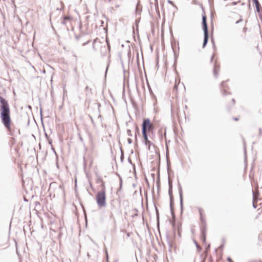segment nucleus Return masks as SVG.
<instances>
[{
  "mask_svg": "<svg viewBox=\"0 0 262 262\" xmlns=\"http://www.w3.org/2000/svg\"><path fill=\"white\" fill-rule=\"evenodd\" d=\"M0 118L4 126L9 132H11L12 121L9 105L8 101L1 96H0Z\"/></svg>",
  "mask_w": 262,
  "mask_h": 262,
  "instance_id": "obj_1",
  "label": "nucleus"
},
{
  "mask_svg": "<svg viewBox=\"0 0 262 262\" xmlns=\"http://www.w3.org/2000/svg\"><path fill=\"white\" fill-rule=\"evenodd\" d=\"M107 34H105V41L107 44V47L104 45H102L101 41L100 40V39L98 38H96L93 40V45H92V48L93 49L94 51L96 50L97 47H100V53L101 54V57H104L105 56L107 52H110L111 50V45L109 42V40L107 37Z\"/></svg>",
  "mask_w": 262,
  "mask_h": 262,
  "instance_id": "obj_2",
  "label": "nucleus"
},
{
  "mask_svg": "<svg viewBox=\"0 0 262 262\" xmlns=\"http://www.w3.org/2000/svg\"><path fill=\"white\" fill-rule=\"evenodd\" d=\"M96 201L98 207L101 208L106 206V192L100 191L96 194Z\"/></svg>",
  "mask_w": 262,
  "mask_h": 262,
  "instance_id": "obj_3",
  "label": "nucleus"
},
{
  "mask_svg": "<svg viewBox=\"0 0 262 262\" xmlns=\"http://www.w3.org/2000/svg\"><path fill=\"white\" fill-rule=\"evenodd\" d=\"M200 229L201 236L200 238L203 244H206V223L203 215L200 216Z\"/></svg>",
  "mask_w": 262,
  "mask_h": 262,
  "instance_id": "obj_4",
  "label": "nucleus"
},
{
  "mask_svg": "<svg viewBox=\"0 0 262 262\" xmlns=\"http://www.w3.org/2000/svg\"><path fill=\"white\" fill-rule=\"evenodd\" d=\"M142 132L147 133L152 132L154 129V125L151 123L149 118H144L141 125Z\"/></svg>",
  "mask_w": 262,
  "mask_h": 262,
  "instance_id": "obj_5",
  "label": "nucleus"
},
{
  "mask_svg": "<svg viewBox=\"0 0 262 262\" xmlns=\"http://www.w3.org/2000/svg\"><path fill=\"white\" fill-rule=\"evenodd\" d=\"M202 28L204 31V33H208L210 32L212 33L213 32V26L211 24V26L208 28L206 22V16L205 14L202 15Z\"/></svg>",
  "mask_w": 262,
  "mask_h": 262,
  "instance_id": "obj_6",
  "label": "nucleus"
},
{
  "mask_svg": "<svg viewBox=\"0 0 262 262\" xmlns=\"http://www.w3.org/2000/svg\"><path fill=\"white\" fill-rule=\"evenodd\" d=\"M168 194L169 196L170 200V209L172 210V208H174V198L172 194V184L171 181H168Z\"/></svg>",
  "mask_w": 262,
  "mask_h": 262,
  "instance_id": "obj_7",
  "label": "nucleus"
},
{
  "mask_svg": "<svg viewBox=\"0 0 262 262\" xmlns=\"http://www.w3.org/2000/svg\"><path fill=\"white\" fill-rule=\"evenodd\" d=\"M170 34L171 46V48H172L173 52L174 63H175L177 61V58L179 57V54L176 53V51H175V49H174V48H176L177 46V42H176V40L173 36V34Z\"/></svg>",
  "mask_w": 262,
  "mask_h": 262,
  "instance_id": "obj_8",
  "label": "nucleus"
},
{
  "mask_svg": "<svg viewBox=\"0 0 262 262\" xmlns=\"http://www.w3.org/2000/svg\"><path fill=\"white\" fill-rule=\"evenodd\" d=\"M253 3L254 4L256 11L258 14V17L260 20L262 21V7H261L260 4H259L258 0H252Z\"/></svg>",
  "mask_w": 262,
  "mask_h": 262,
  "instance_id": "obj_9",
  "label": "nucleus"
},
{
  "mask_svg": "<svg viewBox=\"0 0 262 262\" xmlns=\"http://www.w3.org/2000/svg\"><path fill=\"white\" fill-rule=\"evenodd\" d=\"M178 190L180 197V204L181 213L182 214L183 212V190L182 186L179 182H178Z\"/></svg>",
  "mask_w": 262,
  "mask_h": 262,
  "instance_id": "obj_10",
  "label": "nucleus"
},
{
  "mask_svg": "<svg viewBox=\"0 0 262 262\" xmlns=\"http://www.w3.org/2000/svg\"><path fill=\"white\" fill-rule=\"evenodd\" d=\"M142 136H143V138L144 139V144L145 145L152 146V147L155 148V145H154L151 143V142L150 140H149V139H148V133L142 132Z\"/></svg>",
  "mask_w": 262,
  "mask_h": 262,
  "instance_id": "obj_11",
  "label": "nucleus"
},
{
  "mask_svg": "<svg viewBox=\"0 0 262 262\" xmlns=\"http://www.w3.org/2000/svg\"><path fill=\"white\" fill-rule=\"evenodd\" d=\"M94 107L96 108L95 111V115L98 116V118H100L101 119V115L100 114V107L101 104L99 102H95L93 104Z\"/></svg>",
  "mask_w": 262,
  "mask_h": 262,
  "instance_id": "obj_12",
  "label": "nucleus"
},
{
  "mask_svg": "<svg viewBox=\"0 0 262 262\" xmlns=\"http://www.w3.org/2000/svg\"><path fill=\"white\" fill-rule=\"evenodd\" d=\"M170 223H171V225L172 226L174 234H175V232H176V226H177L178 232H181V230H182V225H181V223H178L177 225H176V223L175 220L173 221H170Z\"/></svg>",
  "mask_w": 262,
  "mask_h": 262,
  "instance_id": "obj_13",
  "label": "nucleus"
},
{
  "mask_svg": "<svg viewBox=\"0 0 262 262\" xmlns=\"http://www.w3.org/2000/svg\"><path fill=\"white\" fill-rule=\"evenodd\" d=\"M210 34H204L203 42L202 45L203 48H204L207 45Z\"/></svg>",
  "mask_w": 262,
  "mask_h": 262,
  "instance_id": "obj_14",
  "label": "nucleus"
},
{
  "mask_svg": "<svg viewBox=\"0 0 262 262\" xmlns=\"http://www.w3.org/2000/svg\"><path fill=\"white\" fill-rule=\"evenodd\" d=\"M226 83L225 81H223L221 83V86L223 89L222 91V94L224 96H226L228 95L229 93L225 89L226 88L225 86V84Z\"/></svg>",
  "mask_w": 262,
  "mask_h": 262,
  "instance_id": "obj_15",
  "label": "nucleus"
},
{
  "mask_svg": "<svg viewBox=\"0 0 262 262\" xmlns=\"http://www.w3.org/2000/svg\"><path fill=\"white\" fill-rule=\"evenodd\" d=\"M158 134L161 140H163L164 137L166 138V129L164 130V133H163L162 129H160L158 130Z\"/></svg>",
  "mask_w": 262,
  "mask_h": 262,
  "instance_id": "obj_16",
  "label": "nucleus"
},
{
  "mask_svg": "<svg viewBox=\"0 0 262 262\" xmlns=\"http://www.w3.org/2000/svg\"><path fill=\"white\" fill-rule=\"evenodd\" d=\"M217 69H219V66H217L215 63L214 64L213 67V74L214 77L216 78L218 76V72Z\"/></svg>",
  "mask_w": 262,
  "mask_h": 262,
  "instance_id": "obj_17",
  "label": "nucleus"
},
{
  "mask_svg": "<svg viewBox=\"0 0 262 262\" xmlns=\"http://www.w3.org/2000/svg\"><path fill=\"white\" fill-rule=\"evenodd\" d=\"M167 243L169 246V251L171 252L172 249L173 248L174 249H176V246L174 245L170 241L167 240Z\"/></svg>",
  "mask_w": 262,
  "mask_h": 262,
  "instance_id": "obj_18",
  "label": "nucleus"
},
{
  "mask_svg": "<svg viewBox=\"0 0 262 262\" xmlns=\"http://www.w3.org/2000/svg\"><path fill=\"white\" fill-rule=\"evenodd\" d=\"M75 34V39L78 40L79 38H80L81 37H82V39H83L85 35H86L87 34Z\"/></svg>",
  "mask_w": 262,
  "mask_h": 262,
  "instance_id": "obj_19",
  "label": "nucleus"
},
{
  "mask_svg": "<svg viewBox=\"0 0 262 262\" xmlns=\"http://www.w3.org/2000/svg\"><path fill=\"white\" fill-rule=\"evenodd\" d=\"M154 206L155 208L156 213V216H157V220L158 222L159 221V212L158 208L156 206V204L154 203Z\"/></svg>",
  "mask_w": 262,
  "mask_h": 262,
  "instance_id": "obj_20",
  "label": "nucleus"
},
{
  "mask_svg": "<svg viewBox=\"0 0 262 262\" xmlns=\"http://www.w3.org/2000/svg\"><path fill=\"white\" fill-rule=\"evenodd\" d=\"M253 194V207L254 208L256 209L257 206L255 205V201L256 200V194L254 193L253 191H252Z\"/></svg>",
  "mask_w": 262,
  "mask_h": 262,
  "instance_id": "obj_21",
  "label": "nucleus"
},
{
  "mask_svg": "<svg viewBox=\"0 0 262 262\" xmlns=\"http://www.w3.org/2000/svg\"><path fill=\"white\" fill-rule=\"evenodd\" d=\"M139 134H140L139 128L138 127V126L137 125H136L135 126V139H136V141L137 140V134L139 135Z\"/></svg>",
  "mask_w": 262,
  "mask_h": 262,
  "instance_id": "obj_22",
  "label": "nucleus"
},
{
  "mask_svg": "<svg viewBox=\"0 0 262 262\" xmlns=\"http://www.w3.org/2000/svg\"><path fill=\"white\" fill-rule=\"evenodd\" d=\"M193 242H194V244H195V245L196 246L197 250L199 252H200L202 250V248H201V247H200L199 246V244L198 243V242L195 240H193Z\"/></svg>",
  "mask_w": 262,
  "mask_h": 262,
  "instance_id": "obj_23",
  "label": "nucleus"
},
{
  "mask_svg": "<svg viewBox=\"0 0 262 262\" xmlns=\"http://www.w3.org/2000/svg\"><path fill=\"white\" fill-rule=\"evenodd\" d=\"M103 179L101 176L97 174V178H96V182L97 183H100L101 182H103Z\"/></svg>",
  "mask_w": 262,
  "mask_h": 262,
  "instance_id": "obj_24",
  "label": "nucleus"
},
{
  "mask_svg": "<svg viewBox=\"0 0 262 262\" xmlns=\"http://www.w3.org/2000/svg\"><path fill=\"white\" fill-rule=\"evenodd\" d=\"M122 178L120 177V178H119V187L118 188V192L119 191H121V189H122Z\"/></svg>",
  "mask_w": 262,
  "mask_h": 262,
  "instance_id": "obj_25",
  "label": "nucleus"
},
{
  "mask_svg": "<svg viewBox=\"0 0 262 262\" xmlns=\"http://www.w3.org/2000/svg\"><path fill=\"white\" fill-rule=\"evenodd\" d=\"M210 244H209L205 248V251H204V253L205 254H206V255H207L208 254V251H209L210 250Z\"/></svg>",
  "mask_w": 262,
  "mask_h": 262,
  "instance_id": "obj_26",
  "label": "nucleus"
},
{
  "mask_svg": "<svg viewBox=\"0 0 262 262\" xmlns=\"http://www.w3.org/2000/svg\"><path fill=\"white\" fill-rule=\"evenodd\" d=\"M100 187H101L102 189L101 191H104L105 192H106L105 191V182L104 181L100 183Z\"/></svg>",
  "mask_w": 262,
  "mask_h": 262,
  "instance_id": "obj_27",
  "label": "nucleus"
},
{
  "mask_svg": "<svg viewBox=\"0 0 262 262\" xmlns=\"http://www.w3.org/2000/svg\"><path fill=\"white\" fill-rule=\"evenodd\" d=\"M170 212H171V214L172 217L173 219H175L176 216H175V213H174V208H172V210H170Z\"/></svg>",
  "mask_w": 262,
  "mask_h": 262,
  "instance_id": "obj_28",
  "label": "nucleus"
},
{
  "mask_svg": "<svg viewBox=\"0 0 262 262\" xmlns=\"http://www.w3.org/2000/svg\"><path fill=\"white\" fill-rule=\"evenodd\" d=\"M211 34L212 35L211 38V41L212 42L213 47L214 48H215V42H214V39H213V37L212 36L213 34Z\"/></svg>",
  "mask_w": 262,
  "mask_h": 262,
  "instance_id": "obj_29",
  "label": "nucleus"
},
{
  "mask_svg": "<svg viewBox=\"0 0 262 262\" xmlns=\"http://www.w3.org/2000/svg\"><path fill=\"white\" fill-rule=\"evenodd\" d=\"M225 241V239L224 238L223 239V243L219 247L220 249H223L224 247V242Z\"/></svg>",
  "mask_w": 262,
  "mask_h": 262,
  "instance_id": "obj_30",
  "label": "nucleus"
},
{
  "mask_svg": "<svg viewBox=\"0 0 262 262\" xmlns=\"http://www.w3.org/2000/svg\"><path fill=\"white\" fill-rule=\"evenodd\" d=\"M127 135L129 137H132V132H131V130L129 129H127Z\"/></svg>",
  "mask_w": 262,
  "mask_h": 262,
  "instance_id": "obj_31",
  "label": "nucleus"
},
{
  "mask_svg": "<svg viewBox=\"0 0 262 262\" xmlns=\"http://www.w3.org/2000/svg\"><path fill=\"white\" fill-rule=\"evenodd\" d=\"M199 214H200V216L201 215H203V210L202 208H199Z\"/></svg>",
  "mask_w": 262,
  "mask_h": 262,
  "instance_id": "obj_32",
  "label": "nucleus"
},
{
  "mask_svg": "<svg viewBox=\"0 0 262 262\" xmlns=\"http://www.w3.org/2000/svg\"><path fill=\"white\" fill-rule=\"evenodd\" d=\"M108 67H109V63H107V66H106V68L105 72V77H106V74L107 72Z\"/></svg>",
  "mask_w": 262,
  "mask_h": 262,
  "instance_id": "obj_33",
  "label": "nucleus"
},
{
  "mask_svg": "<svg viewBox=\"0 0 262 262\" xmlns=\"http://www.w3.org/2000/svg\"><path fill=\"white\" fill-rule=\"evenodd\" d=\"M124 160V154H121L120 156V161L121 162H123Z\"/></svg>",
  "mask_w": 262,
  "mask_h": 262,
  "instance_id": "obj_34",
  "label": "nucleus"
},
{
  "mask_svg": "<svg viewBox=\"0 0 262 262\" xmlns=\"http://www.w3.org/2000/svg\"><path fill=\"white\" fill-rule=\"evenodd\" d=\"M258 132V136H260L262 135V129L261 128H259Z\"/></svg>",
  "mask_w": 262,
  "mask_h": 262,
  "instance_id": "obj_35",
  "label": "nucleus"
},
{
  "mask_svg": "<svg viewBox=\"0 0 262 262\" xmlns=\"http://www.w3.org/2000/svg\"><path fill=\"white\" fill-rule=\"evenodd\" d=\"M89 117H90V119H91V121H92V123H93L94 125H95V122H94V120H93V117H92L91 115H89Z\"/></svg>",
  "mask_w": 262,
  "mask_h": 262,
  "instance_id": "obj_36",
  "label": "nucleus"
},
{
  "mask_svg": "<svg viewBox=\"0 0 262 262\" xmlns=\"http://www.w3.org/2000/svg\"><path fill=\"white\" fill-rule=\"evenodd\" d=\"M132 142H133V141H132V140L130 138H128L127 139V143H128V144H132Z\"/></svg>",
  "mask_w": 262,
  "mask_h": 262,
  "instance_id": "obj_37",
  "label": "nucleus"
},
{
  "mask_svg": "<svg viewBox=\"0 0 262 262\" xmlns=\"http://www.w3.org/2000/svg\"><path fill=\"white\" fill-rule=\"evenodd\" d=\"M128 160V162L130 164H132V165L134 166H135V164H133L132 162V160L130 159V158L129 157L127 159Z\"/></svg>",
  "mask_w": 262,
  "mask_h": 262,
  "instance_id": "obj_38",
  "label": "nucleus"
},
{
  "mask_svg": "<svg viewBox=\"0 0 262 262\" xmlns=\"http://www.w3.org/2000/svg\"><path fill=\"white\" fill-rule=\"evenodd\" d=\"M47 140H48L49 144L52 145V140L50 138L47 139Z\"/></svg>",
  "mask_w": 262,
  "mask_h": 262,
  "instance_id": "obj_39",
  "label": "nucleus"
},
{
  "mask_svg": "<svg viewBox=\"0 0 262 262\" xmlns=\"http://www.w3.org/2000/svg\"><path fill=\"white\" fill-rule=\"evenodd\" d=\"M90 40H88V41H86L85 42H84L82 43V45L83 46H85V45H88L90 42Z\"/></svg>",
  "mask_w": 262,
  "mask_h": 262,
  "instance_id": "obj_40",
  "label": "nucleus"
},
{
  "mask_svg": "<svg viewBox=\"0 0 262 262\" xmlns=\"http://www.w3.org/2000/svg\"><path fill=\"white\" fill-rule=\"evenodd\" d=\"M227 260L228 262H234L232 259H231V257H228L227 258Z\"/></svg>",
  "mask_w": 262,
  "mask_h": 262,
  "instance_id": "obj_41",
  "label": "nucleus"
},
{
  "mask_svg": "<svg viewBox=\"0 0 262 262\" xmlns=\"http://www.w3.org/2000/svg\"><path fill=\"white\" fill-rule=\"evenodd\" d=\"M70 19V18L69 17L66 16L64 17V21L66 20H69Z\"/></svg>",
  "mask_w": 262,
  "mask_h": 262,
  "instance_id": "obj_42",
  "label": "nucleus"
},
{
  "mask_svg": "<svg viewBox=\"0 0 262 262\" xmlns=\"http://www.w3.org/2000/svg\"><path fill=\"white\" fill-rule=\"evenodd\" d=\"M90 90V91H91V89H90L89 87L88 86H86L85 87V91H88V90Z\"/></svg>",
  "mask_w": 262,
  "mask_h": 262,
  "instance_id": "obj_43",
  "label": "nucleus"
},
{
  "mask_svg": "<svg viewBox=\"0 0 262 262\" xmlns=\"http://www.w3.org/2000/svg\"><path fill=\"white\" fill-rule=\"evenodd\" d=\"M120 151H121V154H124L123 150V149H122V148H121V146L120 147Z\"/></svg>",
  "mask_w": 262,
  "mask_h": 262,
  "instance_id": "obj_44",
  "label": "nucleus"
},
{
  "mask_svg": "<svg viewBox=\"0 0 262 262\" xmlns=\"http://www.w3.org/2000/svg\"><path fill=\"white\" fill-rule=\"evenodd\" d=\"M130 234H131V233H130V232L127 233V234H126L127 237H129L130 236Z\"/></svg>",
  "mask_w": 262,
  "mask_h": 262,
  "instance_id": "obj_45",
  "label": "nucleus"
},
{
  "mask_svg": "<svg viewBox=\"0 0 262 262\" xmlns=\"http://www.w3.org/2000/svg\"><path fill=\"white\" fill-rule=\"evenodd\" d=\"M213 57H214V54L212 55L211 59H210V62H212V61H213Z\"/></svg>",
  "mask_w": 262,
  "mask_h": 262,
  "instance_id": "obj_46",
  "label": "nucleus"
},
{
  "mask_svg": "<svg viewBox=\"0 0 262 262\" xmlns=\"http://www.w3.org/2000/svg\"><path fill=\"white\" fill-rule=\"evenodd\" d=\"M233 119L235 121H238V118H237V117H233Z\"/></svg>",
  "mask_w": 262,
  "mask_h": 262,
  "instance_id": "obj_47",
  "label": "nucleus"
},
{
  "mask_svg": "<svg viewBox=\"0 0 262 262\" xmlns=\"http://www.w3.org/2000/svg\"><path fill=\"white\" fill-rule=\"evenodd\" d=\"M147 146H148V147H147L148 150H151V147L152 146H149V145H147Z\"/></svg>",
  "mask_w": 262,
  "mask_h": 262,
  "instance_id": "obj_48",
  "label": "nucleus"
},
{
  "mask_svg": "<svg viewBox=\"0 0 262 262\" xmlns=\"http://www.w3.org/2000/svg\"><path fill=\"white\" fill-rule=\"evenodd\" d=\"M106 258L107 259V262H108V255L107 253H106Z\"/></svg>",
  "mask_w": 262,
  "mask_h": 262,
  "instance_id": "obj_49",
  "label": "nucleus"
},
{
  "mask_svg": "<svg viewBox=\"0 0 262 262\" xmlns=\"http://www.w3.org/2000/svg\"><path fill=\"white\" fill-rule=\"evenodd\" d=\"M232 102H233V104H235V99H234V98H233V99H232Z\"/></svg>",
  "mask_w": 262,
  "mask_h": 262,
  "instance_id": "obj_50",
  "label": "nucleus"
},
{
  "mask_svg": "<svg viewBox=\"0 0 262 262\" xmlns=\"http://www.w3.org/2000/svg\"><path fill=\"white\" fill-rule=\"evenodd\" d=\"M45 136H46V138H47V139H49V136H48V134H47V133H45Z\"/></svg>",
  "mask_w": 262,
  "mask_h": 262,
  "instance_id": "obj_51",
  "label": "nucleus"
},
{
  "mask_svg": "<svg viewBox=\"0 0 262 262\" xmlns=\"http://www.w3.org/2000/svg\"><path fill=\"white\" fill-rule=\"evenodd\" d=\"M244 151H245V158H246V149L245 147Z\"/></svg>",
  "mask_w": 262,
  "mask_h": 262,
  "instance_id": "obj_52",
  "label": "nucleus"
},
{
  "mask_svg": "<svg viewBox=\"0 0 262 262\" xmlns=\"http://www.w3.org/2000/svg\"><path fill=\"white\" fill-rule=\"evenodd\" d=\"M164 34H161V39H164Z\"/></svg>",
  "mask_w": 262,
  "mask_h": 262,
  "instance_id": "obj_53",
  "label": "nucleus"
},
{
  "mask_svg": "<svg viewBox=\"0 0 262 262\" xmlns=\"http://www.w3.org/2000/svg\"><path fill=\"white\" fill-rule=\"evenodd\" d=\"M167 170H168V169H169V163H168V161L167 160Z\"/></svg>",
  "mask_w": 262,
  "mask_h": 262,
  "instance_id": "obj_54",
  "label": "nucleus"
},
{
  "mask_svg": "<svg viewBox=\"0 0 262 262\" xmlns=\"http://www.w3.org/2000/svg\"><path fill=\"white\" fill-rule=\"evenodd\" d=\"M134 210L135 211V212H136V213H137V212L138 211V209L137 208H135L134 209Z\"/></svg>",
  "mask_w": 262,
  "mask_h": 262,
  "instance_id": "obj_55",
  "label": "nucleus"
},
{
  "mask_svg": "<svg viewBox=\"0 0 262 262\" xmlns=\"http://www.w3.org/2000/svg\"><path fill=\"white\" fill-rule=\"evenodd\" d=\"M137 35V37H138V38L139 39L140 37H139V33H137L136 34Z\"/></svg>",
  "mask_w": 262,
  "mask_h": 262,
  "instance_id": "obj_56",
  "label": "nucleus"
},
{
  "mask_svg": "<svg viewBox=\"0 0 262 262\" xmlns=\"http://www.w3.org/2000/svg\"><path fill=\"white\" fill-rule=\"evenodd\" d=\"M137 215H138L137 213H135V214L133 215V217H135V216H137Z\"/></svg>",
  "mask_w": 262,
  "mask_h": 262,
  "instance_id": "obj_57",
  "label": "nucleus"
},
{
  "mask_svg": "<svg viewBox=\"0 0 262 262\" xmlns=\"http://www.w3.org/2000/svg\"><path fill=\"white\" fill-rule=\"evenodd\" d=\"M150 34H148V35H147V37L148 39H149V37H150Z\"/></svg>",
  "mask_w": 262,
  "mask_h": 262,
  "instance_id": "obj_58",
  "label": "nucleus"
},
{
  "mask_svg": "<svg viewBox=\"0 0 262 262\" xmlns=\"http://www.w3.org/2000/svg\"><path fill=\"white\" fill-rule=\"evenodd\" d=\"M80 141H83V139L81 137H80Z\"/></svg>",
  "mask_w": 262,
  "mask_h": 262,
  "instance_id": "obj_59",
  "label": "nucleus"
},
{
  "mask_svg": "<svg viewBox=\"0 0 262 262\" xmlns=\"http://www.w3.org/2000/svg\"><path fill=\"white\" fill-rule=\"evenodd\" d=\"M178 235L179 236H181V232H178Z\"/></svg>",
  "mask_w": 262,
  "mask_h": 262,
  "instance_id": "obj_60",
  "label": "nucleus"
},
{
  "mask_svg": "<svg viewBox=\"0 0 262 262\" xmlns=\"http://www.w3.org/2000/svg\"><path fill=\"white\" fill-rule=\"evenodd\" d=\"M28 125H29V122H30V120H29V118H28Z\"/></svg>",
  "mask_w": 262,
  "mask_h": 262,
  "instance_id": "obj_61",
  "label": "nucleus"
},
{
  "mask_svg": "<svg viewBox=\"0 0 262 262\" xmlns=\"http://www.w3.org/2000/svg\"><path fill=\"white\" fill-rule=\"evenodd\" d=\"M90 185L91 186V187H92V184L90 182Z\"/></svg>",
  "mask_w": 262,
  "mask_h": 262,
  "instance_id": "obj_62",
  "label": "nucleus"
},
{
  "mask_svg": "<svg viewBox=\"0 0 262 262\" xmlns=\"http://www.w3.org/2000/svg\"><path fill=\"white\" fill-rule=\"evenodd\" d=\"M40 113L41 115V114H42V110H41V109H40Z\"/></svg>",
  "mask_w": 262,
  "mask_h": 262,
  "instance_id": "obj_63",
  "label": "nucleus"
},
{
  "mask_svg": "<svg viewBox=\"0 0 262 262\" xmlns=\"http://www.w3.org/2000/svg\"><path fill=\"white\" fill-rule=\"evenodd\" d=\"M52 150L54 151V152H55L54 148L52 147Z\"/></svg>",
  "mask_w": 262,
  "mask_h": 262,
  "instance_id": "obj_64",
  "label": "nucleus"
}]
</instances>
